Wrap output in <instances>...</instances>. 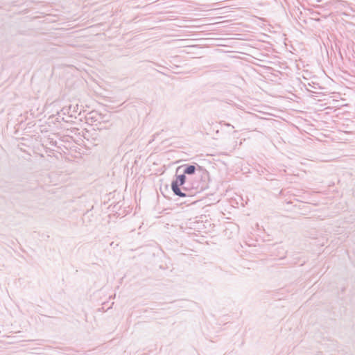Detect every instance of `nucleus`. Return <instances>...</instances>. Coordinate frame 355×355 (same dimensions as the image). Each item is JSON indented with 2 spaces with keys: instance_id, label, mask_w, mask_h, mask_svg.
Masks as SVG:
<instances>
[{
  "instance_id": "1",
  "label": "nucleus",
  "mask_w": 355,
  "mask_h": 355,
  "mask_svg": "<svg viewBox=\"0 0 355 355\" xmlns=\"http://www.w3.org/2000/svg\"><path fill=\"white\" fill-rule=\"evenodd\" d=\"M185 179L186 178L184 175H180L177 176L175 180L172 183V189L173 192L180 197L186 196L185 193H182L180 189V187L183 185L185 182Z\"/></svg>"
},
{
  "instance_id": "2",
  "label": "nucleus",
  "mask_w": 355,
  "mask_h": 355,
  "mask_svg": "<svg viewBox=\"0 0 355 355\" xmlns=\"http://www.w3.org/2000/svg\"><path fill=\"white\" fill-rule=\"evenodd\" d=\"M196 171V168L194 166H189L186 169H185V171L184 173H187V174H193Z\"/></svg>"
}]
</instances>
